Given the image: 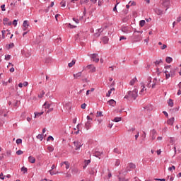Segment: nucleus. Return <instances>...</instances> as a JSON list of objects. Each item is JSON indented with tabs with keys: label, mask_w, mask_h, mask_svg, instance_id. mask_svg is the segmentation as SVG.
<instances>
[{
	"label": "nucleus",
	"mask_w": 181,
	"mask_h": 181,
	"mask_svg": "<svg viewBox=\"0 0 181 181\" xmlns=\"http://www.w3.org/2000/svg\"><path fill=\"white\" fill-rule=\"evenodd\" d=\"M136 97H138V89L134 88L132 91H128L124 98H126L127 100H129V98L132 100H136Z\"/></svg>",
	"instance_id": "f257e3e1"
},
{
	"label": "nucleus",
	"mask_w": 181,
	"mask_h": 181,
	"mask_svg": "<svg viewBox=\"0 0 181 181\" xmlns=\"http://www.w3.org/2000/svg\"><path fill=\"white\" fill-rule=\"evenodd\" d=\"M129 168L130 169H135L136 168V165H135V164H134L133 163H130L129 164V167L127 168V170H122L121 172H119V175H127L128 172L131 171V170H129Z\"/></svg>",
	"instance_id": "f03ea898"
},
{
	"label": "nucleus",
	"mask_w": 181,
	"mask_h": 181,
	"mask_svg": "<svg viewBox=\"0 0 181 181\" xmlns=\"http://www.w3.org/2000/svg\"><path fill=\"white\" fill-rule=\"evenodd\" d=\"M153 11L155 13H156L158 16H160L164 13H166V10L164 11L163 10L160 9V8H155Z\"/></svg>",
	"instance_id": "7ed1b4c3"
},
{
	"label": "nucleus",
	"mask_w": 181,
	"mask_h": 181,
	"mask_svg": "<svg viewBox=\"0 0 181 181\" xmlns=\"http://www.w3.org/2000/svg\"><path fill=\"white\" fill-rule=\"evenodd\" d=\"M164 8H166L165 12L170 8V0H164L162 4Z\"/></svg>",
	"instance_id": "20e7f679"
},
{
	"label": "nucleus",
	"mask_w": 181,
	"mask_h": 181,
	"mask_svg": "<svg viewBox=\"0 0 181 181\" xmlns=\"http://www.w3.org/2000/svg\"><path fill=\"white\" fill-rule=\"evenodd\" d=\"M165 69H166L164 73L165 74V79L168 80V78H170V77H171L170 74H169V69H170V65H168L165 66Z\"/></svg>",
	"instance_id": "39448f33"
},
{
	"label": "nucleus",
	"mask_w": 181,
	"mask_h": 181,
	"mask_svg": "<svg viewBox=\"0 0 181 181\" xmlns=\"http://www.w3.org/2000/svg\"><path fill=\"white\" fill-rule=\"evenodd\" d=\"M74 146L76 147L75 149L76 151H78L80 148L83 146V144H81V141H74Z\"/></svg>",
	"instance_id": "423d86ee"
},
{
	"label": "nucleus",
	"mask_w": 181,
	"mask_h": 181,
	"mask_svg": "<svg viewBox=\"0 0 181 181\" xmlns=\"http://www.w3.org/2000/svg\"><path fill=\"white\" fill-rule=\"evenodd\" d=\"M98 57V54H92L90 55L91 59H93V62L95 63H98L100 62V58H97Z\"/></svg>",
	"instance_id": "0eeeda50"
},
{
	"label": "nucleus",
	"mask_w": 181,
	"mask_h": 181,
	"mask_svg": "<svg viewBox=\"0 0 181 181\" xmlns=\"http://www.w3.org/2000/svg\"><path fill=\"white\" fill-rule=\"evenodd\" d=\"M3 23L4 25L7 26H11V25H12V22L9 21V18H4L3 19Z\"/></svg>",
	"instance_id": "6e6552de"
},
{
	"label": "nucleus",
	"mask_w": 181,
	"mask_h": 181,
	"mask_svg": "<svg viewBox=\"0 0 181 181\" xmlns=\"http://www.w3.org/2000/svg\"><path fill=\"white\" fill-rule=\"evenodd\" d=\"M169 72L168 74H170V76H171V77H175V74H176V69H167Z\"/></svg>",
	"instance_id": "1a4fd4ad"
},
{
	"label": "nucleus",
	"mask_w": 181,
	"mask_h": 181,
	"mask_svg": "<svg viewBox=\"0 0 181 181\" xmlns=\"http://www.w3.org/2000/svg\"><path fill=\"white\" fill-rule=\"evenodd\" d=\"M23 30H26L27 28H29L30 25H29V21H24L23 23Z\"/></svg>",
	"instance_id": "9d476101"
},
{
	"label": "nucleus",
	"mask_w": 181,
	"mask_h": 181,
	"mask_svg": "<svg viewBox=\"0 0 181 181\" xmlns=\"http://www.w3.org/2000/svg\"><path fill=\"white\" fill-rule=\"evenodd\" d=\"M151 135L152 141H155V139H156V130L155 129L151 130Z\"/></svg>",
	"instance_id": "9b49d317"
},
{
	"label": "nucleus",
	"mask_w": 181,
	"mask_h": 181,
	"mask_svg": "<svg viewBox=\"0 0 181 181\" xmlns=\"http://www.w3.org/2000/svg\"><path fill=\"white\" fill-rule=\"evenodd\" d=\"M103 28H99L96 30V33L94 34L95 37H100L101 36V33L103 32Z\"/></svg>",
	"instance_id": "f8f14e48"
},
{
	"label": "nucleus",
	"mask_w": 181,
	"mask_h": 181,
	"mask_svg": "<svg viewBox=\"0 0 181 181\" xmlns=\"http://www.w3.org/2000/svg\"><path fill=\"white\" fill-rule=\"evenodd\" d=\"M134 40L135 42H141V40H142V37H141V35H134Z\"/></svg>",
	"instance_id": "ddd939ff"
},
{
	"label": "nucleus",
	"mask_w": 181,
	"mask_h": 181,
	"mask_svg": "<svg viewBox=\"0 0 181 181\" xmlns=\"http://www.w3.org/2000/svg\"><path fill=\"white\" fill-rule=\"evenodd\" d=\"M90 175H95L97 173V169H95V167H92L89 170Z\"/></svg>",
	"instance_id": "4468645a"
},
{
	"label": "nucleus",
	"mask_w": 181,
	"mask_h": 181,
	"mask_svg": "<svg viewBox=\"0 0 181 181\" xmlns=\"http://www.w3.org/2000/svg\"><path fill=\"white\" fill-rule=\"evenodd\" d=\"M13 47H15V44H13V42H11L6 45V49H7V50H11V49H13Z\"/></svg>",
	"instance_id": "2eb2a0df"
},
{
	"label": "nucleus",
	"mask_w": 181,
	"mask_h": 181,
	"mask_svg": "<svg viewBox=\"0 0 181 181\" xmlns=\"http://www.w3.org/2000/svg\"><path fill=\"white\" fill-rule=\"evenodd\" d=\"M28 162H30V163H35V162H36V158L32 156H30L28 157Z\"/></svg>",
	"instance_id": "dca6fc26"
},
{
	"label": "nucleus",
	"mask_w": 181,
	"mask_h": 181,
	"mask_svg": "<svg viewBox=\"0 0 181 181\" xmlns=\"http://www.w3.org/2000/svg\"><path fill=\"white\" fill-rule=\"evenodd\" d=\"M147 81H148V83L146 85V87H148V88H151V87H152V85H151V83H152V78L151 77H148L147 78Z\"/></svg>",
	"instance_id": "f3484780"
},
{
	"label": "nucleus",
	"mask_w": 181,
	"mask_h": 181,
	"mask_svg": "<svg viewBox=\"0 0 181 181\" xmlns=\"http://www.w3.org/2000/svg\"><path fill=\"white\" fill-rule=\"evenodd\" d=\"M85 128H86V129H87V131H88V129H90V128H91V122H90V121H87L86 122Z\"/></svg>",
	"instance_id": "a211bd4d"
},
{
	"label": "nucleus",
	"mask_w": 181,
	"mask_h": 181,
	"mask_svg": "<svg viewBox=\"0 0 181 181\" xmlns=\"http://www.w3.org/2000/svg\"><path fill=\"white\" fill-rule=\"evenodd\" d=\"M174 122H175V117H171L167 121V124H168V125H173Z\"/></svg>",
	"instance_id": "6ab92c4d"
},
{
	"label": "nucleus",
	"mask_w": 181,
	"mask_h": 181,
	"mask_svg": "<svg viewBox=\"0 0 181 181\" xmlns=\"http://www.w3.org/2000/svg\"><path fill=\"white\" fill-rule=\"evenodd\" d=\"M136 81H138V78H136V77H134L133 79H132L129 82V85L130 86H134Z\"/></svg>",
	"instance_id": "aec40b11"
},
{
	"label": "nucleus",
	"mask_w": 181,
	"mask_h": 181,
	"mask_svg": "<svg viewBox=\"0 0 181 181\" xmlns=\"http://www.w3.org/2000/svg\"><path fill=\"white\" fill-rule=\"evenodd\" d=\"M141 86L142 88L140 90L139 94H142V93H144V91H146V88H145V84H144V83H141Z\"/></svg>",
	"instance_id": "412c9836"
},
{
	"label": "nucleus",
	"mask_w": 181,
	"mask_h": 181,
	"mask_svg": "<svg viewBox=\"0 0 181 181\" xmlns=\"http://www.w3.org/2000/svg\"><path fill=\"white\" fill-rule=\"evenodd\" d=\"M101 155H103L102 151H95L93 156H95L96 158H99V156H101Z\"/></svg>",
	"instance_id": "4be33fe9"
},
{
	"label": "nucleus",
	"mask_w": 181,
	"mask_h": 181,
	"mask_svg": "<svg viewBox=\"0 0 181 181\" xmlns=\"http://www.w3.org/2000/svg\"><path fill=\"white\" fill-rule=\"evenodd\" d=\"M102 40L105 45H107V43H108V40H109L108 37H107V36L103 37Z\"/></svg>",
	"instance_id": "5701e85b"
},
{
	"label": "nucleus",
	"mask_w": 181,
	"mask_h": 181,
	"mask_svg": "<svg viewBox=\"0 0 181 181\" xmlns=\"http://www.w3.org/2000/svg\"><path fill=\"white\" fill-rule=\"evenodd\" d=\"M74 78H77L78 77H81V71L78 72L76 74H74Z\"/></svg>",
	"instance_id": "b1692460"
},
{
	"label": "nucleus",
	"mask_w": 181,
	"mask_h": 181,
	"mask_svg": "<svg viewBox=\"0 0 181 181\" xmlns=\"http://www.w3.org/2000/svg\"><path fill=\"white\" fill-rule=\"evenodd\" d=\"M172 60H173V59L172 57H167L165 58V62H166V63H172Z\"/></svg>",
	"instance_id": "393cba45"
},
{
	"label": "nucleus",
	"mask_w": 181,
	"mask_h": 181,
	"mask_svg": "<svg viewBox=\"0 0 181 181\" xmlns=\"http://www.w3.org/2000/svg\"><path fill=\"white\" fill-rule=\"evenodd\" d=\"M76 64V59H74L71 61V62L68 64L69 67H71L72 66H74Z\"/></svg>",
	"instance_id": "a878e982"
},
{
	"label": "nucleus",
	"mask_w": 181,
	"mask_h": 181,
	"mask_svg": "<svg viewBox=\"0 0 181 181\" xmlns=\"http://www.w3.org/2000/svg\"><path fill=\"white\" fill-rule=\"evenodd\" d=\"M60 5L62 8H66V0H62L60 2Z\"/></svg>",
	"instance_id": "bb28decb"
},
{
	"label": "nucleus",
	"mask_w": 181,
	"mask_h": 181,
	"mask_svg": "<svg viewBox=\"0 0 181 181\" xmlns=\"http://www.w3.org/2000/svg\"><path fill=\"white\" fill-rule=\"evenodd\" d=\"M168 104L169 107H173V100L169 99L168 101Z\"/></svg>",
	"instance_id": "cd10ccee"
},
{
	"label": "nucleus",
	"mask_w": 181,
	"mask_h": 181,
	"mask_svg": "<svg viewBox=\"0 0 181 181\" xmlns=\"http://www.w3.org/2000/svg\"><path fill=\"white\" fill-rule=\"evenodd\" d=\"M145 23H146L145 20H141L139 22V25L141 26V28H143V26H145Z\"/></svg>",
	"instance_id": "c85d7f7f"
},
{
	"label": "nucleus",
	"mask_w": 181,
	"mask_h": 181,
	"mask_svg": "<svg viewBox=\"0 0 181 181\" xmlns=\"http://www.w3.org/2000/svg\"><path fill=\"white\" fill-rule=\"evenodd\" d=\"M44 112H35V118H36V117H40V115H43Z\"/></svg>",
	"instance_id": "c756f323"
},
{
	"label": "nucleus",
	"mask_w": 181,
	"mask_h": 181,
	"mask_svg": "<svg viewBox=\"0 0 181 181\" xmlns=\"http://www.w3.org/2000/svg\"><path fill=\"white\" fill-rule=\"evenodd\" d=\"M122 32L124 33H128V28L127 27H122Z\"/></svg>",
	"instance_id": "7c9ffc66"
},
{
	"label": "nucleus",
	"mask_w": 181,
	"mask_h": 181,
	"mask_svg": "<svg viewBox=\"0 0 181 181\" xmlns=\"http://www.w3.org/2000/svg\"><path fill=\"white\" fill-rule=\"evenodd\" d=\"M113 152L115 153H117L118 155L121 154V151L118 149V148H114Z\"/></svg>",
	"instance_id": "2f4dec72"
},
{
	"label": "nucleus",
	"mask_w": 181,
	"mask_h": 181,
	"mask_svg": "<svg viewBox=\"0 0 181 181\" xmlns=\"http://www.w3.org/2000/svg\"><path fill=\"white\" fill-rule=\"evenodd\" d=\"M108 103H109V104H110V105H115V100H114L113 99H112V100H110L109 101H108Z\"/></svg>",
	"instance_id": "473e14b6"
},
{
	"label": "nucleus",
	"mask_w": 181,
	"mask_h": 181,
	"mask_svg": "<svg viewBox=\"0 0 181 181\" xmlns=\"http://www.w3.org/2000/svg\"><path fill=\"white\" fill-rule=\"evenodd\" d=\"M37 139H40V141H43V134H38L37 136Z\"/></svg>",
	"instance_id": "72a5a7b5"
},
{
	"label": "nucleus",
	"mask_w": 181,
	"mask_h": 181,
	"mask_svg": "<svg viewBox=\"0 0 181 181\" xmlns=\"http://www.w3.org/2000/svg\"><path fill=\"white\" fill-rule=\"evenodd\" d=\"M121 119H122V117H115L114 122H119V121H121Z\"/></svg>",
	"instance_id": "f704fd0d"
},
{
	"label": "nucleus",
	"mask_w": 181,
	"mask_h": 181,
	"mask_svg": "<svg viewBox=\"0 0 181 181\" xmlns=\"http://www.w3.org/2000/svg\"><path fill=\"white\" fill-rule=\"evenodd\" d=\"M96 117H104V115H103V112L98 111Z\"/></svg>",
	"instance_id": "c9c22d12"
},
{
	"label": "nucleus",
	"mask_w": 181,
	"mask_h": 181,
	"mask_svg": "<svg viewBox=\"0 0 181 181\" xmlns=\"http://www.w3.org/2000/svg\"><path fill=\"white\" fill-rule=\"evenodd\" d=\"M21 172H23V173H26L28 172V168L26 167H22L21 168Z\"/></svg>",
	"instance_id": "e433bc0d"
},
{
	"label": "nucleus",
	"mask_w": 181,
	"mask_h": 181,
	"mask_svg": "<svg viewBox=\"0 0 181 181\" xmlns=\"http://www.w3.org/2000/svg\"><path fill=\"white\" fill-rule=\"evenodd\" d=\"M64 165H66V169H69L70 168V163L68 161H64Z\"/></svg>",
	"instance_id": "4c0bfd02"
},
{
	"label": "nucleus",
	"mask_w": 181,
	"mask_h": 181,
	"mask_svg": "<svg viewBox=\"0 0 181 181\" xmlns=\"http://www.w3.org/2000/svg\"><path fill=\"white\" fill-rule=\"evenodd\" d=\"M118 5H119V3H117V4L115 5V7L113 8V11H114V12H118V11L117 10V6H118Z\"/></svg>",
	"instance_id": "58836bf2"
},
{
	"label": "nucleus",
	"mask_w": 181,
	"mask_h": 181,
	"mask_svg": "<svg viewBox=\"0 0 181 181\" xmlns=\"http://www.w3.org/2000/svg\"><path fill=\"white\" fill-rule=\"evenodd\" d=\"M11 155H12V151L11 150L7 151L6 156L9 158L11 157Z\"/></svg>",
	"instance_id": "ea45409f"
},
{
	"label": "nucleus",
	"mask_w": 181,
	"mask_h": 181,
	"mask_svg": "<svg viewBox=\"0 0 181 181\" xmlns=\"http://www.w3.org/2000/svg\"><path fill=\"white\" fill-rule=\"evenodd\" d=\"M45 90H42V93L38 95V98H42L43 95H45Z\"/></svg>",
	"instance_id": "a19ab883"
},
{
	"label": "nucleus",
	"mask_w": 181,
	"mask_h": 181,
	"mask_svg": "<svg viewBox=\"0 0 181 181\" xmlns=\"http://www.w3.org/2000/svg\"><path fill=\"white\" fill-rule=\"evenodd\" d=\"M47 149L49 152H53V151H54V148L52 146H48Z\"/></svg>",
	"instance_id": "79ce46f5"
},
{
	"label": "nucleus",
	"mask_w": 181,
	"mask_h": 181,
	"mask_svg": "<svg viewBox=\"0 0 181 181\" xmlns=\"http://www.w3.org/2000/svg\"><path fill=\"white\" fill-rule=\"evenodd\" d=\"M129 4H130V6H136V3L135 1H129Z\"/></svg>",
	"instance_id": "37998d69"
},
{
	"label": "nucleus",
	"mask_w": 181,
	"mask_h": 181,
	"mask_svg": "<svg viewBox=\"0 0 181 181\" xmlns=\"http://www.w3.org/2000/svg\"><path fill=\"white\" fill-rule=\"evenodd\" d=\"M91 163V160H85V165H88Z\"/></svg>",
	"instance_id": "c03bdc74"
},
{
	"label": "nucleus",
	"mask_w": 181,
	"mask_h": 181,
	"mask_svg": "<svg viewBox=\"0 0 181 181\" xmlns=\"http://www.w3.org/2000/svg\"><path fill=\"white\" fill-rule=\"evenodd\" d=\"M54 141V138L52 136H49L47 141Z\"/></svg>",
	"instance_id": "a18cd8bd"
},
{
	"label": "nucleus",
	"mask_w": 181,
	"mask_h": 181,
	"mask_svg": "<svg viewBox=\"0 0 181 181\" xmlns=\"http://www.w3.org/2000/svg\"><path fill=\"white\" fill-rule=\"evenodd\" d=\"M17 145H19V144H22V139H18L16 141Z\"/></svg>",
	"instance_id": "49530a36"
},
{
	"label": "nucleus",
	"mask_w": 181,
	"mask_h": 181,
	"mask_svg": "<svg viewBox=\"0 0 181 181\" xmlns=\"http://www.w3.org/2000/svg\"><path fill=\"white\" fill-rule=\"evenodd\" d=\"M156 84H158V82L153 81V83L151 85V88H155V87H156Z\"/></svg>",
	"instance_id": "de8ad7c7"
},
{
	"label": "nucleus",
	"mask_w": 181,
	"mask_h": 181,
	"mask_svg": "<svg viewBox=\"0 0 181 181\" xmlns=\"http://www.w3.org/2000/svg\"><path fill=\"white\" fill-rule=\"evenodd\" d=\"M44 107H45V108H50V104H47V103H45V104L43 105Z\"/></svg>",
	"instance_id": "09e8293b"
},
{
	"label": "nucleus",
	"mask_w": 181,
	"mask_h": 181,
	"mask_svg": "<svg viewBox=\"0 0 181 181\" xmlns=\"http://www.w3.org/2000/svg\"><path fill=\"white\" fill-rule=\"evenodd\" d=\"M23 152L22 151V150H18L16 151V155H23Z\"/></svg>",
	"instance_id": "8fccbe9b"
},
{
	"label": "nucleus",
	"mask_w": 181,
	"mask_h": 181,
	"mask_svg": "<svg viewBox=\"0 0 181 181\" xmlns=\"http://www.w3.org/2000/svg\"><path fill=\"white\" fill-rule=\"evenodd\" d=\"M121 164V161L119 160H117L115 162V166H119Z\"/></svg>",
	"instance_id": "3c124183"
},
{
	"label": "nucleus",
	"mask_w": 181,
	"mask_h": 181,
	"mask_svg": "<svg viewBox=\"0 0 181 181\" xmlns=\"http://www.w3.org/2000/svg\"><path fill=\"white\" fill-rule=\"evenodd\" d=\"M72 19H73L74 22H75L76 23H80V20H78V18H73Z\"/></svg>",
	"instance_id": "603ef678"
},
{
	"label": "nucleus",
	"mask_w": 181,
	"mask_h": 181,
	"mask_svg": "<svg viewBox=\"0 0 181 181\" xmlns=\"http://www.w3.org/2000/svg\"><path fill=\"white\" fill-rule=\"evenodd\" d=\"M162 63V59H160L159 61H156L155 64L156 66H158Z\"/></svg>",
	"instance_id": "864d4df0"
},
{
	"label": "nucleus",
	"mask_w": 181,
	"mask_h": 181,
	"mask_svg": "<svg viewBox=\"0 0 181 181\" xmlns=\"http://www.w3.org/2000/svg\"><path fill=\"white\" fill-rule=\"evenodd\" d=\"M141 137L144 138V139L146 138V132H145V131H143V134H141Z\"/></svg>",
	"instance_id": "5fc2aeb1"
},
{
	"label": "nucleus",
	"mask_w": 181,
	"mask_h": 181,
	"mask_svg": "<svg viewBox=\"0 0 181 181\" xmlns=\"http://www.w3.org/2000/svg\"><path fill=\"white\" fill-rule=\"evenodd\" d=\"M86 107H87L86 103H83L81 105V108H82V110H86Z\"/></svg>",
	"instance_id": "6e6d98bb"
},
{
	"label": "nucleus",
	"mask_w": 181,
	"mask_h": 181,
	"mask_svg": "<svg viewBox=\"0 0 181 181\" xmlns=\"http://www.w3.org/2000/svg\"><path fill=\"white\" fill-rule=\"evenodd\" d=\"M5 60H11V55H5Z\"/></svg>",
	"instance_id": "4d7b16f0"
},
{
	"label": "nucleus",
	"mask_w": 181,
	"mask_h": 181,
	"mask_svg": "<svg viewBox=\"0 0 181 181\" xmlns=\"http://www.w3.org/2000/svg\"><path fill=\"white\" fill-rule=\"evenodd\" d=\"M17 1H13V2H12V3H11V6H16V4H17Z\"/></svg>",
	"instance_id": "13d9d810"
},
{
	"label": "nucleus",
	"mask_w": 181,
	"mask_h": 181,
	"mask_svg": "<svg viewBox=\"0 0 181 181\" xmlns=\"http://www.w3.org/2000/svg\"><path fill=\"white\" fill-rule=\"evenodd\" d=\"M112 92L111 91V90H108L107 91V93H106V97H110V95H111V93H112Z\"/></svg>",
	"instance_id": "bf43d9fd"
},
{
	"label": "nucleus",
	"mask_w": 181,
	"mask_h": 181,
	"mask_svg": "<svg viewBox=\"0 0 181 181\" xmlns=\"http://www.w3.org/2000/svg\"><path fill=\"white\" fill-rule=\"evenodd\" d=\"M166 47H168V46L166 45H163L160 47L161 50H165V49H166Z\"/></svg>",
	"instance_id": "052dcab7"
},
{
	"label": "nucleus",
	"mask_w": 181,
	"mask_h": 181,
	"mask_svg": "<svg viewBox=\"0 0 181 181\" xmlns=\"http://www.w3.org/2000/svg\"><path fill=\"white\" fill-rule=\"evenodd\" d=\"M119 181H129V180L125 179V178H121L119 177Z\"/></svg>",
	"instance_id": "680f3d73"
},
{
	"label": "nucleus",
	"mask_w": 181,
	"mask_h": 181,
	"mask_svg": "<svg viewBox=\"0 0 181 181\" xmlns=\"http://www.w3.org/2000/svg\"><path fill=\"white\" fill-rule=\"evenodd\" d=\"M1 11H3V12H5V11H6V9H5V4L1 5Z\"/></svg>",
	"instance_id": "e2e57ef3"
},
{
	"label": "nucleus",
	"mask_w": 181,
	"mask_h": 181,
	"mask_svg": "<svg viewBox=\"0 0 181 181\" xmlns=\"http://www.w3.org/2000/svg\"><path fill=\"white\" fill-rule=\"evenodd\" d=\"M175 169H176V167H175V165H172L168 168V170H175Z\"/></svg>",
	"instance_id": "0e129e2a"
},
{
	"label": "nucleus",
	"mask_w": 181,
	"mask_h": 181,
	"mask_svg": "<svg viewBox=\"0 0 181 181\" xmlns=\"http://www.w3.org/2000/svg\"><path fill=\"white\" fill-rule=\"evenodd\" d=\"M13 25H14V26H16L18 25V21L17 20H14L13 21Z\"/></svg>",
	"instance_id": "69168bd1"
},
{
	"label": "nucleus",
	"mask_w": 181,
	"mask_h": 181,
	"mask_svg": "<svg viewBox=\"0 0 181 181\" xmlns=\"http://www.w3.org/2000/svg\"><path fill=\"white\" fill-rule=\"evenodd\" d=\"M86 67H87V69H88L89 70H91L92 67H93V66L92 64H90V65H88Z\"/></svg>",
	"instance_id": "338daca9"
},
{
	"label": "nucleus",
	"mask_w": 181,
	"mask_h": 181,
	"mask_svg": "<svg viewBox=\"0 0 181 181\" xmlns=\"http://www.w3.org/2000/svg\"><path fill=\"white\" fill-rule=\"evenodd\" d=\"M177 22H181V16L177 18Z\"/></svg>",
	"instance_id": "774afa93"
}]
</instances>
